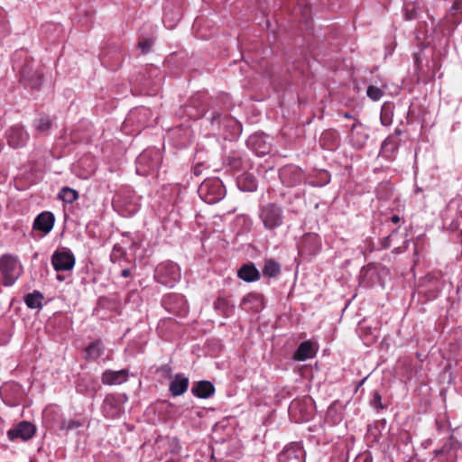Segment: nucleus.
Masks as SVG:
<instances>
[{
    "instance_id": "obj_12",
    "label": "nucleus",
    "mask_w": 462,
    "mask_h": 462,
    "mask_svg": "<svg viewBox=\"0 0 462 462\" xmlns=\"http://www.w3.org/2000/svg\"><path fill=\"white\" fill-rule=\"evenodd\" d=\"M35 431L36 429L32 423L29 421H22L14 428L10 429L7 431V436L10 440H14L16 439L28 440L34 436Z\"/></svg>"
},
{
    "instance_id": "obj_54",
    "label": "nucleus",
    "mask_w": 462,
    "mask_h": 462,
    "mask_svg": "<svg viewBox=\"0 0 462 462\" xmlns=\"http://www.w3.org/2000/svg\"><path fill=\"white\" fill-rule=\"evenodd\" d=\"M459 216L462 217V210L459 211Z\"/></svg>"
},
{
    "instance_id": "obj_48",
    "label": "nucleus",
    "mask_w": 462,
    "mask_h": 462,
    "mask_svg": "<svg viewBox=\"0 0 462 462\" xmlns=\"http://www.w3.org/2000/svg\"><path fill=\"white\" fill-rule=\"evenodd\" d=\"M300 405L299 402H293L290 407V410L292 411L293 409L296 408V406Z\"/></svg>"
},
{
    "instance_id": "obj_11",
    "label": "nucleus",
    "mask_w": 462,
    "mask_h": 462,
    "mask_svg": "<svg viewBox=\"0 0 462 462\" xmlns=\"http://www.w3.org/2000/svg\"><path fill=\"white\" fill-rule=\"evenodd\" d=\"M8 144L13 148H20L26 144L29 134L21 125L12 126L6 133Z\"/></svg>"
},
{
    "instance_id": "obj_43",
    "label": "nucleus",
    "mask_w": 462,
    "mask_h": 462,
    "mask_svg": "<svg viewBox=\"0 0 462 462\" xmlns=\"http://www.w3.org/2000/svg\"><path fill=\"white\" fill-rule=\"evenodd\" d=\"M121 276L124 278L130 277L131 276V269L126 268V269L122 270Z\"/></svg>"
},
{
    "instance_id": "obj_19",
    "label": "nucleus",
    "mask_w": 462,
    "mask_h": 462,
    "mask_svg": "<svg viewBox=\"0 0 462 462\" xmlns=\"http://www.w3.org/2000/svg\"><path fill=\"white\" fill-rule=\"evenodd\" d=\"M189 378L181 374H177L170 383L169 390L173 396L183 394L189 388Z\"/></svg>"
},
{
    "instance_id": "obj_25",
    "label": "nucleus",
    "mask_w": 462,
    "mask_h": 462,
    "mask_svg": "<svg viewBox=\"0 0 462 462\" xmlns=\"http://www.w3.org/2000/svg\"><path fill=\"white\" fill-rule=\"evenodd\" d=\"M281 273L280 264L273 259L266 260L263 267V274L267 277H277Z\"/></svg>"
},
{
    "instance_id": "obj_46",
    "label": "nucleus",
    "mask_w": 462,
    "mask_h": 462,
    "mask_svg": "<svg viewBox=\"0 0 462 462\" xmlns=\"http://www.w3.org/2000/svg\"><path fill=\"white\" fill-rule=\"evenodd\" d=\"M401 220L400 217L397 216V215H394L391 217V221L393 223V224H397L399 223Z\"/></svg>"
},
{
    "instance_id": "obj_32",
    "label": "nucleus",
    "mask_w": 462,
    "mask_h": 462,
    "mask_svg": "<svg viewBox=\"0 0 462 462\" xmlns=\"http://www.w3.org/2000/svg\"><path fill=\"white\" fill-rule=\"evenodd\" d=\"M34 127L39 133H46L51 127V120L49 116H42L35 120Z\"/></svg>"
},
{
    "instance_id": "obj_49",
    "label": "nucleus",
    "mask_w": 462,
    "mask_h": 462,
    "mask_svg": "<svg viewBox=\"0 0 462 462\" xmlns=\"http://www.w3.org/2000/svg\"><path fill=\"white\" fill-rule=\"evenodd\" d=\"M344 117L347 118V119H350V118H352V116L349 113H345L344 114Z\"/></svg>"
},
{
    "instance_id": "obj_30",
    "label": "nucleus",
    "mask_w": 462,
    "mask_h": 462,
    "mask_svg": "<svg viewBox=\"0 0 462 462\" xmlns=\"http://www.w3.org/2000/svg\"><path fill=\"white\" fill-rule=\"evenodd\" d=\"M320 144L326 149L332 150L336 146L337 133L334 131H325L320 137Z\"/></svg>"
},
{
    "instance_id": "obj_3",
    "label": "nucleus",
    "mask_w": 462,
    "mask_h": 462,
    "mask_svg": "<svg viewBox=\"0 0 462 462\" xmlns=\"http://www.w3.org/2000/svg\"><path fill=\"white\" fill-rule=\"evenodd\" d=\"M198 192L205 202L215 204L225 197L226 189L218 178H210L200 184Z\"/></svg>"
},
{
    "instance_id": "obj_14",
    "label": "nucleus",
    "mask_w": 462,
    "mask_h": 462,
    "mask_svg": "<svg viewBox=\"0 0 462 462\" xmlns=\"http://www.w3.org/2000/svg\"><path fill=\"white\" fill-rule=\"evenodd\" d=\"M402 131L396 129L393 134H390L387 138L383 142L381 145L380 153L383 157L392 160L393 157L394 152L399 147L400 139L399 136Z\"/></svg>"
},
{
    "instance_id": "obj_26",
    "label": "nucleus",
    "mask_w": 462,
    "mask_h": 462,
    "mask_svg": "<svg viewBox=\"0 0 462 462\" xmlns=\"http://www.w3.org/2000/svg\"><path fill=\"white\" fill-rule=\"evenodd\" d=\"M84 424H85V419H83V418L71 419L69 420L62 419L59 422L58 429L60 430L69 431V430H73L78 428H80Z\"/></svg>"
},
{
    "instance_id": "obj_45",
    "label": "nucleus",
    "mask_w": 462,
    "mask_h": 462,
    "mask_svg": "<svg viewBox=\"0 0 462 462\" xmlns=\"http://www.w3.org/2000/svg\"><path fill=\"white\" fill-rule=\"evenodd\" d=\"M172 299H179L180 300L183 301L182 297H179L177 295H169L166 299L167 301L171 300Z\"/></svg>"
},
{
    "instance_id": "obj_23",
    "label": "nucleus",
    "mask_w": 462,
    "mask_h": 462,
    "mask_svg": "<svg viewBox=\"0 0 462 462\" xmlns=\"http://www.w3.org/2000/svg\"><path fill=\"white\" fill-rule=\"evenodd\" d=\"M313 356V346L310 341L302 342L294 353V359L305 361Z\"/></svg>"
},
{
    "instance_id": "obj_18",
    "label": "nucleus",
    "mask_w": 462,
    "mask_h": 462,
    "mask_svg": "<svg viewBox=\"0 0 462 462\" xmlns=\"http://www.w3.org/2000/svg\"><path fill=\"white\" fill-rule=\"evenodd\" d=\"M54 216L49 211H44L39 214L33 222V228L48 234L51 231L54 225Z\"/></svg>"
},
{
    "instance_id": "obj_50",
    "label": "nucleus",
    "mask_w": 462,
    "mask_h": 462,
    "mask_svg": "<svg viewBox=\"0 0 462 462\" xmlns=\"http://www.w3.org/2000/svg\"><path fill=\"white\" fill-rule=\"evenodd\" d=\"M203 115H204V110L199 112L198 115H196L195 116L199 118V117L202 116Z\"/></svg>"
},
{
    "instance_id": "obj_8",
    "label": "nucleus",
    "mask_w": 462,
    "mask_h": 462,
    "mask_svg": "<svg viewBox=\"0 0 462 462\" xmlns=\"http://www.w3.org/2000/svg\"><path fill=\"white\" fill-rule=\"evenodd\" d=\"M282 183L287 187H294L302 183L305 180L303 171L296 165H285L279 171Z\"/></svg>"
},
{
    "instance_id": "obj_9",
    "label": "nucleus",
    "mask_w": 462,
    "mask_h": 462,
    "mask_svg": "<svg viewBox=\"0 0 462 462\" xmlns=\"http://www.w3.org/2000/svg\"><path fill=\"white\" fill-rule=\"evenodd\" d=\"M347 138L354 149L361 150L366 144L369 134H367L365 126L359 120H356L350 128Z\"/></svg>"
},
{
    "instance_id": "obj_13",
    "label": "nucleus",
    "mask_w": 462,
    "mask_h": 462,
    "mask_svg": "<svg viewBox=\"0 0 462 462\" xmlns=\"http://www.w3.org/2000/svg\"><path fill=\"white\" fill-rule=\"evenodd\" d=\"M22 79L32 89H38L42 84V73L33 69V62H26L21 69Z\"/></svg>"
},
{
    "instance_id": "obj_10",
    "label": "nucleus",
    "mask_w": 462,
    "mask_h": 462,
    "mask_svg": "<svg viewBox=\"0 0 462 462\" xmlns=\"http://www.w3.org/2000/svg\"><path fill=\"white\" fill-rule=\"evenodd\" d=\"M278 462H305V451L300 443H291L279 454Z\"/></svg>"
},
{
    "instance_id": "obj_4",
    "label": "nucleus",
    "mask_w": 462,
    "mask_h": 462,
    "mask_svg": "<svg viewBox=\"0 0 462 462\" xmlns=\"http://www.w3.org/2000/svg\"><path fill=\"white\" fill-rule=\"evenodd\" d=\"M154 276L158 282L173 287L180 280V268L171 261H165L158 264Z\"/></svg>"
},
{
    "instance_id": "obj_20",
    "label": "nucleus",
    "mask_w": 462,
    "mask_h": 462,
    "mask_svg": "<svg viewBox=\"0 0 462 462\" xmlns=\"http://www.w3.org/2000/svg\"><path fill=\"white\" fill-rule=\"evenodd\" d=\"M237 276L246 282H253L260 279V273L252 263L243 264L237 271Z\"/></svg>"
},
{
    "instance_id": "obj_53",
    "label": "nucleus",
    "mask_w": 462,
    "mask_h": 462,
    "mask_svg": "<svg viewBox=\"0 0 462 462\" xmlns=\"http://www.w3.org/2000/svg\"><path fill=\"white\" fill-rule=\"evenodd\" d=\"M340 419H341L340 416H337V420H340ZM333 422H336V419L333 420Z\"/></svg>"
},
{
    "instance_id": "obj_6",
    "label": "nucleus",
    "mask_w": 462,
    "mask_h": 462,
    "mask_svg": "<svg viewBox=\"0 0 462 462\" xmlns=\"http://www.w3.org/2000/svg\"><path fill=\"white\" fill-rule=\"evenodd\" d=\"M321 250V238L318 234H305L298 244L299 254L302 257L310 258Z\"/></svg>"
},
{
    "instance_id": "obj_42",
    "label": "nucleus",
    "mask_w": 462,
    "mask_h": 462,
    "mask_svg": "<svg viewBox=\"0 0 462 462\" xmlns=\"http://www.w3.org/2000/svg\"><path fill=\"white\" fill-rule=\"evenodd\" d=\"M221 117H222V116L219 113L213 114L212 118H211L212 124H215V123L220 124Z\"/></svg>"
},
{
    "instance_id": "obj_52",
    "label": "nucleus",
    "mask_w": 462,
    "mask_h": 462,
    "mask_svg": "<svg viewBox=\"0 0 462 462\" xmlns=\"http://www.w3.org/2000/svg\"><path fill=\"white\" fill-rule=\"evenodd\" d=\"M57 279H58V280H60V281H62V280H63V279H62V277H61L60 275H58V276H57Z\"/></svg>"
},
{
    "instance_id": "obj_21",
    "label": "nucleus",
    "mask_w": 462,
    "mask_h": 462,
    "mask_svg": "<svg viewBox=\"0 0 462 462\" xmlns=\"http://www.w3.org/2000/svg\"><path fill=\"white\" fill-rule=\"evenodd\" d=\"M191 392L199 398L207 399L215 393V387L209 381H199L194 383Z\"/></svg>"
},
{
    "instance_id": "obj_2",
    "label": "nucleus",
    "mask_w": 462,
    "mask_h": 462,
    "mask_svg": "<svg viewBox=\"0 0 462 462\" xmlns=\"http://www.w3.org/2000/svg\"><path fill=\"white\" fill-rule=\"evenodd\" d=\"M259 218L266 230L273 231L283 225L282 208L276 203H267L260 207Z\"/></svg>"
},
{
    "instance_id": "obj_7",
    "label": "nucleus",
    "mask_w": 462,
    "mask_h": 462,
    "mask_svg": "<svg viewBox=\"0 0 462 462\" xmlns=\"http://www.w3.org/2000/svg\"><path fill=\"white\" fill-rule=\"evenodd\" d=\"M76 259L68 248L57 249L51 256V264L57 272H68L73 269Z\"/></svg>"
},
{
    "instance_id": "obj_24",
    "label": "nucleus",
    "mask_w": 462,
    "mask_h": 462,
    "mask_svg": "<svg viewBox=\"0 0 462 462\" xmlns=\"http://www.w3.org/2000/svg\"><path fill=\"white\" fill-rule=\"evenodd\" d=\"M239 188L244 191H254L257 188L255 178L250 173H244L237 179Z\"/></svg>"
},
{
    "instance_id": "obj_28",
    "label": "nucleus",
    "mask_w": 462,
    "mask_h": 462,
    "mask_svg": "<svg viewBox=\"0 0 462 462\" xmlns=\"http://www.w3.org/2000/svg\"><path fill=\"white\" fill-rule=\"evenodd\" d=\"M226 164L234 171H240L244 167V160L238 152H231L226 158Z\"/></svg>"
},
{
    "instance_id": "obj_41",
    "label": "nucleus",
    "mask_w": 462,
    "mask_h": 462,
    "mask_svg": "<svg viewBox=\"0 0 462 462\" xmlns=\"http://www.w3.org/2000/svg\"><path fill=\"white\" fill-rule=\"evenodd\" d=\"M335 412H336V404L332 403L328 409L327 417L328 418L333 417Z\"/></svg>"
},
{
    "instance_id": "obj_31",
    "label": "nucleus",
    "mask_w": 462,
    "mask_h": 462,
    "mask_svg": "<svg viewBox=\"0 0 462 462\" xmlns=\"http://www.w3.org/2000/svg\"><path fill=\"white\" fill-rule=\"evenodd\" d=\"M59 198L66 203H73L79 198V192L71 188L64 187L59 194Z\"/></svg>"
},
{
    "instance_id": "obj_47",
    "label": "nucleus",
    "mask_w": 462,
    "mask_h": 462,
    "mask_svg": "<svg viewBox=\"0 0 462 462\" xmlns=\"http://www.w3.org/2000/svg\"><path fill=\"white\" fill-rule=\"evenodd\" d=\"M194 174H195V175H199V174H200L199 165H197V166L194 168Z\"/></svg>"
},
{
    "instance_id": "obj_29",
    "label": "nucleus",
    "mask_w": 462,
    "mask_h": 462,
    "mask_svg": "<svg viewBox=\"0 0 462 462\" xmlns=\"http://www.w3.org/2000/svg\"><path fill=\"white\" fill-rule=\"evenodd\" d=\"M104 353L100 340H96L86 348L87 358L96 360Z\"/></svg>"
},
{
    "instance_id": "obj_17",
    "label": "nucleus",
    "mask_w": 462,
    "mask_h": 462,
    "mask_svg": "<svg viewBox=\"0 0 462 462\" xmlns=\"http://www.w3.org/2000/svg\"><path fill=\"white\" fill-rule=\"evenodd\" d=\"M102 410L106 418H116L121 412L118 398L115 394L106 395L103 402Z\"/></svg>"
},
{
    "instance_id": "obj_40",
    "label": "nucleus",
    "mask_w": 462,
    "mask_h": 462,
    "mask_svg": "<svg viewBox=\"0 0 462 462\" xmlns=\"http://www.w3.org/2000/svg\"><path fill=\"white\" fill-rule=\"evenodd\" d=\"M395 232H397V230H394L391 235H389L388 236H385L384 238H383L381 240V248L382 249H387V248L390 247V245H391V236Z\"/></svg>"
},
{
    "instance_id": "obj_44",
    "label": "nucleus",
    "mask_w": 462,
    "mask_h": 462,
    "mask_svg": "<svg viewBox=\"0 0 462 462\" xmlns=\"http://www.w3.org/2000/svg\"><path fill=\"white\" fill-rule=\"evenodd\" d=\"M407 248V245H405L404 247H395L393 250V254H401L402 253L403 251H405Z\"/></svg>"
},
{
    "instance_id": "obj_16",
    "label": "nucleus",
    "mask_w": 462,
    "mask_h": 462,
    "mask_svg": "<svg viewBox=\"0 0 462 462\" xmlns=\"http://www.w3.org/2000/svg\"><path fill=\"white\" fill-rule=\"evenodd\" d=\"M240 308L245 311L259 312L263 308V296L254 292L248 293L242 299Z\"/></svg>"
},
{
    "instance_id": "obj_22",
    "label": "nucleus",
    "mask_w": 462,
    "mask_h": 462,
    "mask_svg": "<svg viewBox=\"0 0 462 462\" xmlns=\"http://www.w3.org/2000/svg\"><path fill=\"white\" fill-rule=\"evenodd\" d=\"M214 309L225 317H230L235 310V306L230 300L223 296H218L214 302Z\"/></svg>"
},
{
    "instance_id": "obj_34",
    "label": "nucleus",
    "mask_w": 462,
    "mask_h": 462,
    "mask_svg": "<svg viewBox=\"0 0 462 462\" xmlns=\"http://www.w3.org/2000/svg\"><path fill=\"white\" fill-rule=\"evenodd\" d=\"M371 406H373L377 411L384 409V405L382 402V396L379 392L374 391L373 393V398L370 402Z\"/></svg>"
},
{
    "instance_id": "obj_5",
    "label": "nucleus",
    "mask_w": 462,
    "mask_h": 462,
    "mask_svg": "<svg viewBox=\"0 0 462 462\" xmlns=\"http://www.w3.org/2000/svg\"><path fill=\"white\" fill-rule=\"evenodd\" d=\"M160 165V155L157 151L145 150L136 159V172L146 176L156 171Z\"/></svg>"
},
{
    "instance_id": "obj_27",
    "label": "nucleus",
    "mask_w": 462,
    "mask_h": 462,
    "mask_svg": "<svg viewBox=\"0 0 462 462\" xmlns=\"http://www.w3.org/2000/svg\"><path fill=\"white\" fill-rule=\"evenodd\" d=\"M42 300H43V295L38 291H34L32 293H28L24 297V302L27 305V307L30 309L41 308L42 305Z\"/></svg>"
},
{
    "instance_id": "obj_38",
    "label": "nucleus",
    "mask_w": 462,
    "mask_h": 462,
    "mask_svg": "<svg viewBox=\"0 0 462 462\" xmlns=\"http://www.w3.org/2000/svg\"><path fill=\"white\" fill-rule=\"evenodd\" d=\"M56 417L59 419L57 421L59 423L60 420H62V418H60V414L59 413L58 411H50L47 413H46V411H44V420L46 421V420H51L52 427H55ZM58 426H59V424L57 425V427Z\"/></svg>"
},
{
    "instance_id": "obj_51",
    "label": "nucleus",
    "mask_w": 462,
    "mask_h": 462,
    "mask_svg": "<svg viewBox=\"0 0 462 462\" xmlns=\"http://www.w3.org/2000/svg\"><path fill=\"white\" fill-rule=\"evenodd\" d=\"M420 62V58L418 56H415V63L418 65Z\"/></svg>"
},
{
    "instance_id": "obj_39",
    "label": "nucleus",
    "mask_w": 462,
    "mask_h": 462,
    "mask_svg": "<svg viewBox=\"0 0 462 462\" xmlns=\"http://www.w3.org/2000/svg\"><path fill=\"white\" fill-rule=\"evenodd\" d=\"M152 44L153 41L152 39H144L139 42L138 46L142 50V52L145 54L151 51Z\"/></svg>"
},
{
    "instance_id": "obj_33",
    "label": "nucleus",
    "mask_w": 462,
    "mask_h": 462,
    "mask_svg": "<svg viewBox=\"0 0 462 462\" xmlns=\"http://www.w3.org/2000/svg\"><path fill=\"white\" fill-rule=\"evenodd\" d=\"M366 94H367L368 97L376 101V100H379L383 97V92L378 87L371 85L367 88Z\"/></svg>"
},
{
    "instance_id": "obj_15",
    "label": "nucleus",
    "mask_w": 462,
    "mask_h": 462,
    "mask_svg": "<svg viewBox=\"0 0 462 462\" xmlns=\"http://www.w3.org/2000/svg\"><path fill=\"white\" fill-rule=\"evenodd\" d=\"M129 377V371L122 369L119 371L106 370L101 376V382L106 385H118L125 383Z\"/></svg>"
},
{
    "instance_id": "obj_36",
    "label": "nucleus",
    "mask_w": 462,
    "mask_h": 462,
    "mask_svg": "<svg viewBox=\"0 0 462 462\" xmlns=\"http://www.w3.org/2000/svg\"><path fill=\"white\" fill-rule=\"evenodd\" d=\"M56 417L59 419L57 421L59 423L60 420H62V418H60V414L59 413L58 411H50L47 413H46V411H44V420L46 421V420H51L52 427H55ZM58 426H59V424L57 425V427Z\"/></svg>"
},
{
    "instance_id": "obj_37",
    "label": "nucleus",
    "mask_w": 462,
    "mask_h": 462,
    "mask_svg": "<svg viewBox=\"0 0 462 462\" xmlns=\"http://www.w3.org/2000/svg\"><path fill=\"white\" fill-rule=\"evenodd\" d=\"M56 417L59 419L57 421L59 423L60 420H62V418H60V414L59 413L58 411H50L47 413H46V411H44V420L46 421V420H51L52 427H55ZM58 426H59V424L57 425V427Z\"/></svg>"
},
{
    "instance_id": "obj_1",
    "label": "nucleus",
    "mask_w": 462,
    "mask_h": 462,
    "mask_svg": "<svg viewBox=\"0 0 462 462\" xmlns=\"http://www.w3.org/2000/svg\"><path fill=\"white\" fill-rule=\"evenodd\" d=\"M23 273V267L17 256L5 254L0 257L1 282L4 286L14 285Z\"/></svg>"
},
{
    "instance_id": "obj_35",
    "label": "nucleus",
    "mask_w": 462,
    "mask_h": 462,
    "mask_svg": "<svg viewBox=\"0 0 462 462\" xmlns=\"http://www.w3.org/2000/svg\"><path fill=\"white\" fill-rule=\"evenodd\" d=\"M125 250L122 246L116 245L113 247L110 258L113 263H116L120 260L121 257L125 255Z\"/></svg>"
}]
</instances>
